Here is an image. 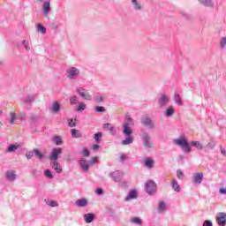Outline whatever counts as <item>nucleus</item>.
<instances>
[{
    "mask_svg": "<svg viewBox=\"0 0 226 226\" xmlns=\"http://www.w3.org/2000/svg\"><path fill=\"white\" fill-rule=\"evenodd\" d=\"M135 123L133 122V118L130 117V114L127 113L124 119V124H123V133L125 135V139L122 140V146H130V144H133V131L130 126H133Z\"/></svg>",
    "mask_w": 226,
    "mask_h": 226,
    "instance_id": "obj_1",
    "label": "nucleus"
},
{
    "mask_svg": "<svg viewBox=\"0 0 226 226\" xmlns=\"http://www.w3.org/2000/svg\"><path fill=\"white\" fill-rule=\"evenodd\" d=\"M173 144L181 147L184 153H190L192 151V146L199 147L198 141H191V143H189L185 136L173 139Z\"/></svg>",
    "mask_w": 226,
    "mask_h": 226,
    "instance_id": "obj_2",
    "label": "nucleus"
},
{
    "mask_svg": "<svg viewBox=\"0 0 226 226\" xmlns=\"http://www.w3.org/2000/svg\"><path fill=\"white\" fill-rule=\"evenodd\" d=\"M65 75L69 80H77L80 77V70L75 66L68 67Z\"/></svg>",
    "mask_w": 226,
    "mask_h": 226,
    "instance_id": "obj_3",
    "label": "nucleus"
},
{
    "mask_svg": "<svg viewBox=\"0 0 226 226\" xmlns=\"http://www.w3.org/2000/svg\"><path fill=\"white\" fill-rule=\"evenodd\" d=\"M141 140H143L145 149H151V147H153V144L151 143V136L147 132H142Z\"/></svg>",
    "mask_w": 226,
    "mask_h": 226,
    "instance_id": "obj_4",
    "label": "nucleus"
},
{
    "mask_svg": "<svg viewBox=\"0 0 226 226\" xmlns=\"http://www.w3.org/2000/svg\"><path fill=\"white\" fill-rule=\"evenodd\" d=\"M145 191L148 195H153L156 192V183L153 180H148L145 185Z\"/></svg>",
    "mask_w": 226,
    "mask_h": 226,
    "instance_id": "obj_5",
    "label": "nucleus"
},
{
    "mask_svg": "<svg viewBox=\"0 0 226 226\" xmlns=\"http://www.w3.org/2000/svg\"><path fill=\"white\" fill-rule=\"evenodd\" d=\"M168 103H170V96L165 94H162L158 98V105L161 108L167 107Z\"/></svg>",
    "mask_w": 226,
    "mask_h": 226,
    "instance_id": "obj_6",
    "label": "nucleus"
},
{
    "mask_svg": "<svg viewBox=\"0 0 226 226\" xmlns=\"http://www.w3.org/2000/svg\"><path fill=\"white\" fill-rule=\"evenodd\" d=\"M141 124H143V126L146 128H149L150 130L154 129V124L153 123V120L147 116L141 117Z\"/></svg>",
    "mask_w": 226,
    "mask_h": 226,
    "instance_id": "obj_7",
    "label": "nucleus"
},
{
    "mask_svg": "<svg viewBox=\"0 0 226 226\" xmlns=\"http://www.w3.org/2000/svg\"><path fill=\"white\" fill-rule=\"evenodd\" d=\"M59 154H63V148L61 147L53 148L51 151L49 160H51V162H57V159L59 158Z\"/></svg>",
    "mask_w": 226,
    "mask_h": 226,
    "instance_id": "obj_8",
    "label": "nucleus"
},
{
    "mask_svg": "<svg viewBox=\"0 0 226 226\" xmlns=\"http://www.w3.org/2000/svg\"><path fill=\"white\" fill-rule=\"evenodd\" d=\"M131 4L134 11H142L144 10V4L140 0H131Z\"/></svg>",
    "mask_w": 226,
    "mask_h": 226,
    "instance_id": "obj_9",
    "label": "nucleus"
},
{
    "mask_svg": "<svg viewBox=\"0 0 226 226\" xmlns=\"http://www.w3.org/2000/svg\"><path fill=\"white\" fill-rule=\"evenodd\" d=\"M76 93L81 96V98H84L85 100H91V94L87 93V90L84 87H78L76 89Z\"/></svg>",
    "mask_w": 226,
    "mask_h": 226,
    "instance_id": "obj_10",
    "label": "nucleus"
},
{
    "mask_svg": "<svg viewBox=\"0 0 226 226\" xmlns=\"http://www.w3.org/2000/svg\"><path fill=\"white\" fill-rule=\"evenodd\" d=\"M109 177H111V179H113L115 183H121V179H123V173L119 170H116L109 173Z\"/></svg>",
    "mask_w": 226,
    "mask_h": 226,
    "instance_id": "obj_11",
    "label": "nucleus"
},
{
    "mask_svg": "<svg viewBox=\"0 0 226 226\" xmlns=\"http://www.w3.org/2000/svg\"><path fill=\"white\" fill-rule=\"evenodd\" d=\"M216 222L219 226H225L226 225V214L223 212H220L216 215Z\"/></svg>",
    "mask_w": 226,
    "mask_h": 226,
    "instance_id": "obj_12",
    "label": "nucleus"
},
{
    "mask_svg": "<svg viewBox=\"0 0 226 226\" xmlns=\"http://www.w3.org/2000/svg\"><path fill=\"white\" fill-rule=\"evenodd\" d=\"M50 0H46L42 4V13L44 17H49V13H50Z\"/></svg>",
    "mask_w": 226,
    "mask_h": 226,
    "instance_id": "obj_13",
    "label": "nucleus"
},
{
    "mask_svg": "<svg viewBox=\"0 0 226 226\" xmlns=\"http://www.w3.org/2000/svg\"><path fill=\"white\" fill-rule=\"evenodd\" d=\"M103 130H109L110 135H112L113 137H116V135L117 134L116 127L112 126V124L109 123L103 124Z\"/></svg>",
    "mask_w": 226,
    "mask_h": 226,
    "instance_id": "obj_14",
    "label": "nucleus"
},
{
    "mask_svg": "<svg viewBox=\"0 0 226 226\" xmlns=\"http://www.w3.org/2000/svg\"><path fill=\"white\" fill-rule=\"evenodd\" d=\"M176 112L174 106H170L164 109V116L165 117H172Z\"/></svg>",
    "mask_w": 226,
    "mask_h": 226,
    "instance_id": "obj_15",
    "label": "nucleus"
},
{
    "mask_svg": "<svg viewBox=\"0 0 226 226\" xmlns=\"http://www.w3.org/2000/svg\"><path fill=\"white\" fill-rule=\"evenodd\" d=\"M51 112L53 114H57V112H60L61 110V103L59 102L56 101L52 103V106L50 108Z\"/></svg>",
    "mask_w": 226,
    "mask_h": 226,
    "instance_id": "obj_16",
    "label": "nucleus"
},
{
    "mask_svg": "<svg viewBox=\"0 0 226 226\" xmlns=\"http://www.w3.org/2000/svg\"><path fill=\"white\" fill-rule=\"evenodd\" d=\"M144 165L147 167V169H153L154 167V160L151 157H147L144 160Z\"/></svg>",
    "mask_w": 226,
    "mask_h": 226,
    "instance_id": "obj_17",
    "label": "nucleus"
},
{
    "mask_svg": "<svg viewBox=\"0 0 226 226\" xmlns=\"http://www.w3.org/2000/svg\"><path fill=\"white\" fill-rule=\"evenodd\" d=\"M83 218L86 223H93V222H94V214L93 213L85 214L83 215Z\"/></svg>",
    "mask_w": 226,
    "mask_h": 226,
    "instance_id": "obj_18",
    "label": "nucleus"
},
{
    "mask_svg": "<svg viewBox=\"0 0 226 226\" xmlns=\"http://www.w3.org/2000/svg\"><path fill=\"white\" fill-rule=\"evenodd\" d=\"M6 179H8V181H15V179H17V175L15 174V170H7Z\"/></svg>",
    "mask_w": 226,
    "mask_h": 226,
    "instance_id": "obj_19",
    "label": "nucleus"
},
{
    "mask_svg": "<svg viewBox=\"0 0 226 226\" xmlns=\"http://www.w3.org/2000/svg\"><path fill=\"white\" fill-rule=\"evenodd\" d=\"M34 100H35L34 95H26L23 97L22 103H24L25 105H31V103H33Z\"/></svg>",
    "mask_w": 226,
    "mask_h": 226,
    "instance_id": "obj_20",
    "label": "nucleus"
},
{
    "mask_svg": "<svg viewBox=\"0 0 226 226\" xmlns=\"http://www.w3.org/2000/svg\"><path fill=\"white\" fill-rule=\"evenodd\" d=\"M51 167L52 169H54V170H56V174H61V172H63V168H61V164L56 161H53V162H51Z\"/></svg>",
    "mask_w": 226,
    "mask_h": 226,
    "instance_id": "obj_21",
    "label": "nucleus"
},
{
    "mask_svg": "<svg viewBox=\"0 0 226 226\" xmlns=\"http://www.w3.org/2000/svg\"><path fill=\"white\" fill-rule=\"evenodd\" d=\"M171 188L174 190V192H177V193H179L181 192V185L177 183V180L172 179L171 180Z\"/></svg>",
    "mask_w": 226,
    "mask_h": 226,
    "instance_id": "obj_22",
    "label": "nucleus"
},
{
    "mask_svg": "<svg viewBox=\"0 0 226 226\" xmlns=\"http://www.w3.org/2000/svg\"><path fill=\"white\" fill-rule=\"evenodd\" d=\"M133 199H137V191L132 190L129 192L128 195L125 197L124 200L128 202V200H132Z\"/></svg>",
    "mask_w": 226,
    "mask_h": 226,
    "instance_id": "obj_23",
    "label": "nucleus"
},
{
    "mask_svg": "<svg viewBox=\"0 0 226 226\" xmlns=\"http://www.w3.org/2000/svg\"><path fill=\"white\" fill-rule=\"evenodd\" d=\"M79 166L85 172H87L89 170V163H87V161L86 159L79 160Z\"/></svg>",
    "mask_w": 226,
    "mask_h": 226,
    "instance_id": "obj_24",
    "label": "nucleus"
},
{
    "mask_svg": "<svg viewBox=\"0 0 226 226\" xmlns=\"http://www.w3.org/2000/svg\"><path fill=\"white\" fill-rule=\"evenodd\" d=\"M71 134L73 139H80L82 138V132L77 129H72Z\"/></svg>",
    "mask_w": 226,
    "mask_h": 226,
    "instance_id": "obj_25",
    "label": "nucleus"
},
{
    "mask_svg": "<svg viewBox=\"0 0 226 226\" xmlns=\"http://www.w3.org/2000/svg\"><path fill=\"white\" fill-rule=\"evenodd\" d=\"M75 205L78 207H86V206H87V200H86V199H79V200L75 201Z\"/></svg>",
    "mask_w": 226,
    "mask_h": 226,
    "instance_id": "obj_26",
    "label": "nucleus"
},
{
    "mask_svg": "<svg viewBox=\"0 0 226 226\" xmlns=\"http://www.w3.org/2000/svg\"><path fill=\"white\" fill-rule=\"evenodd\" d=\"M200 3L207 8H213L215 6V3H213V0H200Z\"/></svg>",
    "mask_w": 226,
    "mask_h": 226,
    "instance_id": "obj_27",
    "label": "nucleus"
},
{
    "mask_svg": "<svg viewBox=\"0 0 226 226\" xmlns=\"http://www.w3.org/2000/svg\"><path fill=\"white\" fill-rule=\"evenodd\" d=\"M174 102L177 103V105L183 106V99L179 94H175Z\"/></svg>",
    "mask_w": 226,
    "mask_h": 226,
    "instance_id": "obj_28",
    "label": "nucleus"
},
{
    "mask_svg": "<svg viewBox=\"0 0 226 226\" xmlns=\"http://www.w3.org/2000/svg\"><path fill=\"white\" fill-rule=\"evenodd\" d=\"M34 155L38 158V160L40 162H41V160H43V154H45V152H40V150L38 149H34Z\"/></svg>",
    "mask_w": 226,
    "mask_h": 226,
    "instance_id": "obj_29",
    "label": "nucleus"
},
{
    "mask_svg": "<svg viewBox=\"0 0 226 226\" xmlns=\"http://www.w3.org/2000/svg\"><path fill=\"white\" fill-rule=\"evenodd\" d=\"M53 142L56 144V146H61V144H63V139L61 136H55L53 138Z\"/></svg>",
    "mask_w": 226,
    "mask_h": 226,
    "instance_id": "obj_30",
    "label": "nucleus"
},
{
    "mask_svg": "<svg viewBox=\"0 0 226 226\" xmlns=\"http://www.w3.org/2000/svg\"><path fill=\"white\" fill-rule=\"evenodd\" d=\"M96 103H103L105 102V97L102 94H97L94 96Z\"/></svg>",
    "mask_w": 226,
    "mask_h": 226,
    "instance_id": "obj_31",
    "label": "nucleus"
},
{
    "mask_svg": "<svg viewBox=\"0 0 226 226\" xmlns=\"http://www.w3.org/2000/svg\"><path fill=\"white\" fill-rule=\"evenodd\" d=\"M166 207H167V205L163 201H161L158 206V212L163 213V211H165Z\"/></svg>",
    "mask_w": 226,
    "mask_h": 226,
    "instance_id": "obj_32",
    "label": "nucleus"
},
{
    "mask_svg": "<svg viewBox=\"0 0 226 226\" xmlns=\"http://www.w3.org/2000/svg\"><path fill=\"white\" fill-rule=\"evenodd\" d=\"M37 32L41 33V34H45V33H47V28H45V26H43L41 24H38Z\"/></svg>",
    "mask_w": 226,
    "mask_h": 226,
    "instance_id": "obj_33",
    "label": "nucleus"
},
{
    "mask_svg": "<svg viewBox=\"0 0 226 226\" xmlns=\"http://www.w3.org/2000/svg\"><path fill=\"white\" fill-rule=\"evenodd\" d=\"M44 176L48 179H52L54 177V174H52V171H50V170H44Z\"/></svg>",
    "mask_w": 226,
    "mask_h": 226,
    "instance_id": "obj_34",
    "label": "nucleus"
},
{
    "mask_svg": "<svg viewBox=\"0 0 226 226\" xmlns=\"http://www.w3.org/2000/svg\"><path fill=\"white\" fill-rule=\"evenodd\" d=\"M192 185H199V172L194 173L192 179Z\"/></svg>",
    "mask_w": 226,
    "mask_h": 226,
    "instance_id": "obj_35",
    "label": "nucleus"
},
{
    "mask_svg": "<svg viewBox=\"0 0 226 226\" xmlns=\"http://www.w3.org/2000/svg\"><path fill=\"white\" fill-rule=\"evenodd\" d=\"M17 149H19V146H17V145H10L7 147L8 153H14V151H17Z\"/></svg>",
    "mask_w": 226,
    "mask_h": 226,
    "instance_id": "obj_36",
    "label": "nucleus"
},
{
    "mask_svg": "<svg viewBox=\"0 0 226 226\" xmlns=\"http://www.w3.org/2000/svg\"><path fill=\"white\" fill-rule=\"evenodd\" d=\"M102 137H103L102 132H97L94 134V139L96 142H102Z\"/></svg>",
    "mask_w": 226,
    "mask_h": 226,
    "instance_id": "obj_37",
    "label": "nucleus"
},
{
    "mask_svg": "<svg viewBox=\"0 0 226 226\" xmlns=\"http://www.w3.org/2000/svg\"><path fill=\"white\" fill-rule=\"evenodd\" d=\"M177 179H180V181H183V179H185V173H183V170H177Z\"/></svg>",
    "mask_w": 226,
    "mask_h": 226,
    "instance_id": "obj_38",
    "label": "nucleus"
},
{
    "mask_svg": "<svg viewBox=\"0 0 226 226\" xmlns=\"http://www.w3.org/2000/svg\"><path fill=\"white\" fill-rule=\"evenodd\" d=\"M86 110V104L84 102H79V106L77 107L78 112H84Z\"/></svg>",
    "mask_w": 226,
    "mask_h": 226,
    "instance_id": "obj_39",
    "label": "nucleus"
},
{
    "mask_svg": "<svg viewBox=\"0 0 226 226\" xmlns=\"http://www.w3.org/2000/svg\"><path fill=\"white\" fill-rule=\"evenodd\" d=\"M132 223H135L136 225H142V220L139 217H134L131 219Z\"/></svg>",
    "mask_w": 226,
    "mask_h": 226,
    "instance_id": "obj_40",
    "label": "nucleus"
},
{
    "mask_svg": "<svg viewBox=\"0 0 226 226\" xmlns=\"http://www.w3.org/2000/svg\"><path fill=\"white\" fill-rule=\"evenodd\" d=\"M69 102L71 103V105H77V102H79V98H77V96H72L69 99Z\"/></svg>",
    "mask_w": 226,
    "mask_h": 226,
    "instance_id": "obj_41",
    "label": "nucleus"
},
{
    "mask_svg": "<svg viewBox=\"0 0 226 226\" xmlns=\"http://www.w3.org/2000/svg\"><path fill=\"white\" fill-rule=\"evenodd\" d=\"M10 117H11V119L9 121L10 124H15V119H16L15 113L11 112L10 113Z\"/></svg>",
    "mask_w": 226,
    "mask_h": 226,
    "instance_id": "obj_42",
    "label": "nucleus"
},
{
    "mask_svg": "<svg viewBox=\"0 0 226 226\" xmlns=\"http://www.w3.org/2000/svg\"><path fill=\"white\" fill-rule=\"evenodd\" d=\"M220 46H221V49H225L226 47V36L225 37H222L220 41Z\"/></svg>",
    "mask_w": 226,
    "mask_h": 226,
    "instance_id": "obj_43",
    "label": "nucleus"
},
{
    "mask_svg": "<svg viewBox=\"0 0 226 226\" xmlns=\"http://www.w3.org/2000/svg\"><path fill=\"white\" fill-rule=\"evenodd\" d=\"M48 206H50V207H57L59 204H57V201L56 200H51L50 202H47Z\"/></svg>",
    "mask_w": 226,
    "mask_h": 226,
    "instance_id": "obj_44",
    "label": "nucleus"
},
{
    "mask_svg": "<svg viewBox=\"0 0 226 226\" xmlns=\"http://www.w3.org/2000/svg\"><path fill=\"white\" fill-rule=\"evenodd\" d=\"M23 46L25 47L26 50H31V46H29V41L24 40Z\"/></svg>",
    "mask_w": 226,
    "mask_h": 226,
    "instance_id": "obj_45",
    "label": "nucleus"
},
{
    "mask_svg": "<svg viewBox=\"0 0 226 226\" xmlns=\"http://www.w3.org/2000/svg\"><path fill=\"white\" fill-rule=\"evenodd\" d=\"M68 126L70 128H75V126H77V123H75L73 119H70L68 122Z\"/></svg>",
    "mask_w": 226,
    "mask_h": 226,
    "instance_id": "obj_46",
    "label": "nucleus"
},
{
    "mask_svg": "<svg viewBox=\"0 0 226 226\" xmlns=\"http://www.w3.org/2000/svg\"><path fill=\"white\" fill-rule=\"evenodd\" d=\"M95 112H99V113L105 112V107H103V106H97L95 108Z\"/></svg>",
    "mask_w": 226,
    "mask_h": 226,
    "instance_id": "obj_47",
    "label": "nucleus"
},
{
    "mask_svg": "<svg viewBox=\"0 0 226 226\" xmlns=\"http://www.w3.org/2000/svg\"><path fill=\"white\" fill-rule=\"evenodd\" d=\"M32 174H33V176H34L36 177L38 176H41V171H40L38 170H33Z\"/></svg>",
    "mask_w": 226,
    "mask_h": 226,
    "instance_id": "obj_48",
    "label": "nucleus"
},
{
    "mask_svg": "<svg viewBox=\"0 0 226 226\" xmlns=\"http://www.w3.org/2000/svg\"><path fill=\"white\" fill-rule=\"evenodd\" d=\"M33 156H34V152H26V157L27 158V160H31Z\"/></svg>",
    "mask_w": 226,
    "mask_h": 226,
    "instance_id": "obj_49",
    "label": "nucleus"
},
{
    "mask_svg": "<svg viewBox=\"0 0 226 226\" xmlns=\"http://www.w3.org/2000/svg\"><path fill=\"white\" fill-rule=\"evenodd\" d=\"M203 226H213V222L210 220H205L203 222Z\"/></svg>",
    "mask_w": 226,
    "mask_h": 226,
    "instance_id": "obj_50",
    "label": "nucleus"
},
{
    "mask_svg": "<svg viewBox=\"0 0 226 226\" xmlns=\"http://www.w3.org/2000/svg\"><path fill=\"white\" fill-rule=\"evenodd\" d=\"M30 119H31L32 123H36L38 121V117L35 115H32L30 117Z\"/></svg>",
    "mask_w": 226,
    "mask_h": 226,
    "instance_id": "obj_51",
    "label": "nucleus"
},
{
    "mask_svg": "<svg viewBox=\"0 0 226 226\" xmlns=\"http://www.w3.org/2000/svg\"><path fill=\"white\" fill-rule=\"evenodd\" d=\"M95 193H97V195H103V189L102 188H97L95 190Z\"/></svg>",
    "mask_w": 226,
    "mask_h": 226,
    "instance_id": "obj_52",
    "label": "nucleus"
},
{
    "mask_svg": "<svg viewBox=\"0 0 226 226\" xmlns=\"http://www.w3.org/2000/svg\"><path fill=\"white\" fill-rule=\"evenodd\" d=\"M203 179H204V174L199 173V185H200V183H202Z\"/></svg>",
    "mask_w": 226,
    "mask_h": 226,
    "instance_id": "obj_53",
    "label": "nucleus"
},
{
    "mask_svg": "<svg viewBox=\"0 0 226 226\" xmlns=\"http://www.w3.org/2000/svg\"><path fill=\"white\" fill-rule=\"evenodd\" d=\"M219 193H221V195H225L226 194V188H221L219 190Z\"/></svg>",
    "mask_w": 226,
    "mask_h": 226,
    "instance_id": "obj_54",
    "label": "nucleus"
},
{
    "mask_svg": "<svg viewBox=\"0 0 226 226\" xmlns=\"http://www.w3.org/2000/svg\"><path fill=\"white\" fill-rule=\"evenodd\" d=\"M83 154H84L85 156H89L90 152H89L87 148H85V149L83 150Z\"/></svg>",
    "mask_w": 226,
    "mask_h": 226,
    "instance_id": "obj_55",
    "label": "nucleus"
},
{
    "mask_svg": "<svg viewBox=\"0 0 226 226\" xmlns=\"http://www.w3.org/2000/svg\"><path fill=\"white\" fill-rule=\"evenodd\" d=\"M92 149L93 151H98L100 149V145H94Z\"/></svg>",
    "mask_w": 226,
    "mask_h": 226,
    "instance_id": "obj_56",
    "label": "nucleus"
},
{
    "mask_svg": "<svg viewBox=\"0 0 226 226\" xmlns=\"http://www.w3.org/2000/svg\"><path fill=\"white\" fill-rule=\"evenodd\" d=\"M126 160V155L125 154H122L120 155V162H124Z\"/></svg>",
    "mask_w": 226,
    "mask_h": 226,
    "instance_id": "obj_57",
    "label": "nucleus"
},
{
    "mask_svg": "<svg viewBox=\"0 0 226 226\" xmlns=\"http://www.w3.org/2000/svg\"><path fill=\"white\" fill-rule=\"evenodd\" d=\"M221 153H222V154L225 155V154H226V150H225V148L221 147Z\"/></svg>",
    "mask_w": 226,
    "mask_h": 226,
    "instance_id": "obj_58",
    "label": "nucleus"
},
{
    "mask_svg": "<svg viewBox=\"0 0 226 226\" xmlns=\"http://www.w3.org/2000/svg\"><path fill=\"white\" fill-rule=\"evenodd\" d=\"M119 185L120 186H126V182H120Z\"/></svg>",
    "mask_w": 226,
    "mask_h": 226,
    "instance_id": "obj_59",
    "label": "nucleus"
},
{
    "mask_svg": "<svg viewBox=\"0 0 226 226\" xmlns=\"http://www.w3.org/2000/svg\"><path fill=\"white\" fill-rule=\"evenodd\" d=\"M24 117H25L24 115H19L20 121H24Z\"/></svg>",
    "mask_w": 226,
    "mask_h": 226,
    "instance_id": "obj_60",
    "label": "nucleus"
},
{
    "mask_svg": "<svg viewBox=\"0 0 226 226\" xmlns=\"http://www.w3.org/2000/svg\"><path fill=\"white\" fill-rule=\"evenodd\" d=\"M180 15H182L183 17H186V13H185L184 11H180Z\"/></svg>",
    "mask_w": 226,
    "mask_h": 226,
    "instance_id": "obj_61",
    "label": "nucleus"
},
{
    "mask_svg": "<svg viewBox=\"0 0 226 226\" xmlns=\"http://www.w3.org/2000/svg\"><path fill=\"white\" fill-rule=\"evenodd\" d=\"M90 163H92V164H94V163H96V160H92L91 162H90Z\"/></svg>",
    "mask_w": 226,
    "mask_h": 226,
    "instance_id": "obj_62",
    "label": "nucleus"
},
{
    "mask_svg": "<svg viewBox=\"0 0 226 226\" xmlns=\"http://www.w3.org/2000/svg\"><path fill=\"white\" fill-rule=\"evenodd\" d=\"M109 213H113L112 208H109Z\"/></svg>",
    "mask_w": 226,
    "mask_h": 226,
    "instance_id": "obj_63",
    "label": "nucleus"
},
{
    "mask_svg": "<svg viewBox=\"0 0 226 226\" xmlns=\"http://www.w3.org/2000/svg\"><path fill=\"white\" fill-rule=\"evenodd\" d=\"M199 147L200 149H202V146L200 144H199Z\"/></svg>",
    "mask_w": 226,
    "mask_h": 226,
    "instance_id": "obj_64",
    "label": "nucleus"
}]
</instances>
